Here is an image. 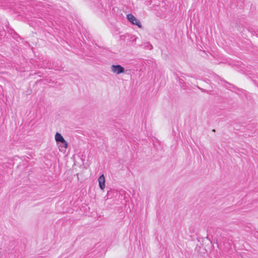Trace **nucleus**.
Segmentation results:
<instances>
[{
  "label": "nucleus",
  "mask_w": 258,
  "mask_h": 258,
  "mask_svg": "<svg viewBox=\"0 0 258 258\" xmlns=\"http://www.w3.org/2000/svg\"><path fill=\"white\" fill-rule=\"evenodd\" d=\"M62 145V146H60L61 148H64L65 149H66L67 148H68V143L67 142V144H66V146H65V144L64 143H61Z\"/></svg>",
  "instance_id": "5"
},
{
  "label": "nucleus",
  "mask_w": 258,
  "mask_h": 258,
  "mask_svg": "<svg viewBox=\"0 0 258 258\" xmlns=\"http://www.w3.org/2000/svg\"><path fill=\"white\" fill-rule=\"evenodd\" d=\"M98 182L100 188L103 190L105 187V179L103 174L100 175L98 178Z\"/></svg>",
  "instance_id": "3"
},
{
  "label": "nucleus",
  "mask_w": 258,
  "mask_h": 258,
  "mask_svg": "<svg viewBox=\"0 0 258 258\" xmlns=\"http://www.w3.org/2000/svg\"><path fill=\"white\" fill-rule=\"evenodd\" d=\"M111 71L116 75H119L124 72V68L119 64H112L110 67Z\"/></svg>",
  "instance_id": "1"
},
{
  "label": "nucleus",
  "mask_w": 258,
  "mask_h": 258,
  "mask_svg": "<svg viewBox=\"0 0 258 258\" xmlns=\"http://www.w3.org/2000/svg\"><path fill=\"white\" fill-rule=\"evenodd\" d=\"M127 19L133 24L137 25V26H138L140 28H141L142 27V25H141V23L140 20L137 19L132 14H128V15H127Z\"/></svg>",
  "instance_id": "2"
},
{
  "label": "nucleus",
  "mask_w": 258,
  "mask_h": 258,
  "mask_svg": "<svg viewBox=\"0 0 258 258\" xmlns=\"http://www.w3.org/2000/svg\"><path fill=\"white\" fill-rule=\"evenodd\" d=\"M55 140L56 142L64 143L66 146L67 141L64 139L63 137L59 133H56L55 135Z\"/></svg>",
  "instance_id": "4"
}]
</instances>
